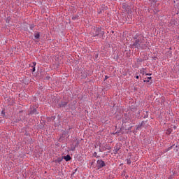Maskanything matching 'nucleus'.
Returning a JSON list of instances; mask_svg holds the SVG:
<instances>
[{
  "label": "nucleus",
  "instance_id": "obj_1",
  "mask_svg": "<svg viewBox=\"0 0 179 179\" xmlns=\"http://www.w3.org/2000/svg\"><path fill=\"white\" fill-rule=\"evenodd\" d=\"M131 48H138V50H145L148 48L145 43V38L142 35L136 36L134 38V43L131 45Z\"/></svg>",
  "mask_w": 179,
  "mask_h": 179
},
{
  "label": "nucleus",
  "instance_id": "obj_2",
  "mask_svg": "<svg viewBox=\"0 0 179 179\" xmlns=\"http://www.w3.org/2000/svg\"><path fill=\"white\" fill-rule=\"evenodd\" d=\"M101 33V29L99 27H94L92 29L91 32L90 33V36L92 37H97Z\"/></svg>",
  "mask_w": 179,
  "mask_h": 179
},
{
  "label": "nucleus",
  "instance_id": "obj_3",
  "mask_svg": "<svg viewBox=\"0 0 179 179\" xmlns=\"http://www.w3.org/2000/svg\"><path fill=\"white\" fill-rule=\"evenodd\" d=\"M106 166V163L103 160H98L96 162V167L100 169Z\"/></svg>",
  "mask_w": 179,
  "mask_h": 179
},
{
  "label": "nucleus",
  "instance_id": "obj_4",
  "mask_svg": "<svg viewBox=\"0 0 179 179\" xmlns=\"http://www.w3.org/2000/svg\"><path fill=\"white\" fill-rule=\"evenodd\" d=\"M36 62H33L32 64H29V66H31L33 68L32 72H36Z\"/></svg>",
  "mask_w": 179,
  "mask_h": 179
},
{
  "label": "nucleus",
  "instance_id": "obj_5",
  "mask_svg": "<svg viewBox=\"0 0 179 179\" xmlns=\"http://www.w3.org/2000/svg\"><path fill=\"white\" fill-rule=\"evenodd\" d=\"M68 104L66 101H62L59 103V107H65Z\"/></svg>",
  "mask_w": 179,
  "mask_h": 179
},
{
  "label": "nucleus",
  "instance_id": "obj_6",
  "mask_svg": "<svg viewBox=\"0 0 179 179\" xmlns=\"http://www.w3.org/2000/svg\"><path fill=\"white\" fill-rule=\"evenodd\" d=\"M71 159H72L71 157V155H67L66 156L64 157V160H66V162H69V160H71Z\"/></svg>",
  "mask_w": 179,
  "mask_h": 179
},
{
  "label": "nucleus",
  "instance_id": "obj_7",
  "mask_svg": "<svg viewBox=\"0 0 179 179\" xmlns=\"http://www.w3.org/2000/svg\"><path fill=\"white\" fill-rule=\"evenodd\" d=\"M126 161L128 164H131V163H132V161L131 160V157H128Z\"/></svg>",
  "mask_w": 179,
  "mask_h": 179
},
{
  "label": "nucleus",
  "instance_id": "obj_8",
  "mask_svg": "<svg viewBox=\"0 0 179 179\" xmlns=\"http://www.w3.org/2000/svg\"><path fill=\"white\" fill-rule=\"evenodd\" d=\"M34 37H35V38H36V40L40 38V33H38V32L36 33L34 35Z\"/></svg>",
  "mask_w": 179,
  "mask_h": 179
},
{
  "label": "nucleus",
  "instance_id": "obj_9",
  "mask_svg": "<svg viewBox=\"0 0 179 179\" xmlns=\"http://www.w3.org/2000/svg\"><path fill=\"white\" fill-rule=\"evenodd\" d=\"M37 113V109L36 108H34L33 110H31L30 111V114H36Z\"/></svg>",
  "mask_w": 179,
  "mask_h": 179
},
{
  "label": "nucleus",
  "instance_id": "obj_10",
  "mask_svg": "<svg viewBox=\"0 0 179 179\" xmlns=\"http://www.w3.org/2000/svg\"><path fill=\"white\" fill-rule=\"evenodd\" d=\"M172 131H173V129H168L167 131H166V134L170 135V134H171Z\"/></svg>",
  "mask_w": 179,
  "mask_h": 179
},
{
  "label": "nucleus",
  "instance_id": "obj_11",
  "mask_svg": "<svg viewBox=\"0 0 179 179\" xmlns=\"http://www.w3.org/2000/svg\"><path fill=\"white\" fill-rule=\"evenodd\" d=\"M118 150H120V148H117L113 150V153L115 155H117V153H118Z\"/></svg>",
  "mask_w": 179,
  "mask_h": 179
},
{
  "label": "nucleus",
  "instance_id": "obj_12",
  "mask_svg": "<svg viewBox=\"0 0 179 179\" xmlns=\"http://www.w3.org/2000/svg\"><path fill=\"white\" fill-rule=\"evenodd\" d=\"M137 62H138V64H141V63L143 62V59L141 58L137 59Z\"/></svg>",
  "mask_w": 179,
  "mask_h": 179
},
{
  "label": "nucleus",
  "instance_id": "obj_13",
  "mask_svg": "<svg viewBox=\"0 0 179 179\" xmlns=\"http://www.w3.org/2000/svg\"><path fill=\"white\" fill-rule=\"evenodd\" d=\"M172 147H169L167 150H166V152H169V150H170V149H171Z\"/></svg>",
  "mask_w": 179,
  "mask_h": 179
},
{
  "label": "nucleus",
  "instance_id": "obj_14",
  "mask_svg": "<svg viewBox=\"0 0 179 179\" xmlns=\"http://www.w3.org/2000/svg\"><path fill=\"white\" fill-rule=\"evenodd\" d=\"M174 22H176V20H172L171 21V23H174Z\"/></svg>",
  "mask_w": 179,
  "mask_h": 179
},
{
  "label": "nucleus",
  "instance_id": "obj_15",
  "mask_svg": "<svg viewBox=\"0 0 179 179\" xmlns=\"http://www.w3.org/2000/svg\"><path fill=\"white\" fill-rule=\"evenodd\" d=\"M141 125H138V127L136 128V129H138L139 128H141Z\"/></svg>",
  "mask_w": 179,
  "mask_h": 179
},
{
  "label": "nucleus",
  "instance_id": "obj_16",
  "mask_svg": "<svg viewBox=\"0 0 179 179\" xmlns=\"http://www.w3.org/2000/svg\"><path fill=\"white\" fill-rule=\"evenodd\" d=\"M148 79L150 80V79H152V77H148Z\"/></svg>",
  "mask_w": 179,
  "mask_h": 179
},
{
  "label": "nucleus",
  "instance_id": "obj_17",
  "mask_svg": "<svg viewBox=\"0 0 179 179\" xmlns=\"http://www.w3.org/2000/svg\"><path fill=\"white\" fill-rule=\"evenodd\" d=\"M71 150H73V151L75 150V147L72 148Z\"/></svg>",
  "mask_w": 179,
  "mask_h": 179
},
{
  "label": "nucleus",
  "instance_id": "obj_18",
  "mask_svg": "<svg viewBox=\"0 0 179 179\" xmlns=\"http://www.w3.org/2000/svg\"><path fill=\"white\" fill-rule=\"evenodd\" d=\"M136 79H139V76H136Z\"/></svg>",
  "mask_w": 179,
  "mask_h": 179
},
{
  "label": "nucleus",
  "instance_id": "obj_19",
  "mask_svg": "<svg viewBox=\"0 0 179 179\" xmlns=\"http://www.w3.org/2000/svg\"><path fill=\"white\" fill-rule=\"evenodd\" d=\"M77 145H79V141H77Z\"/></svg>",
  "mask_w": 179,
  "mask_h": 179
},
{
  "label": "nucleus",
  "instance_id": "obj_20",
  "mask_svg": "<svg viewBox=\"0 0 179 179\" xmlns=\"http://www.w3.org/2000/svg\"><path fill=\"white\" fill-rule=\"evenodd\" d=\"M106 79H108V77L106 76Z\"/></svg>",
  "mask_w": 179,
  "mask_h": 179
},
{
  "label": "nucleus",
  "instance_id": "obj_21",
  "mask_svg": "<svg viewBox=\"0 0 179 179\" xmlns=\"http://www.w3.org/2000/svg\"><path fill=\"white\" fill-rule=\"evenodd\" d=\"M73 19H76V17H73Z\"/></svg>",
  "mask_w": 179,
  "mask_h": 179
},
{
  "label": "nucleus",
  "instance_id": "obj_22",
  "mask_svg": "<svg viewBox=\"0 0 179 179\" xmlns=\"http://www.w3.org/2000/svg\"><path fill=\"white\" fill-rule=\"evenodd\" d=\"M108 149L110 150V149H111V148L109 147Z\"/></svg>",
  "mask_w": 179,
  "mask_h": 179
},
{
  "label": "nucleus",
  "instance_id": "obj_23",
  "mask_svg": "<svg viewBox=\"0 0 179 179\" xmlns=\"http://www.w3.org/2000/svg\"><path fill=\"white\" fill-rule=\"evenodd\" d=\"M145 75H151V74H145Z\"/></svg>",
  "mask_w": 179,
  "mask_h": 179
},
{
  "label": "nucleus",
  "instance_id": "obj_24",
  "mask_svg": "<svg viewBox=\"0 0 179 179\" xmlns=\"http://www.w3.org/2000/svg\"><path fill=\"white\" fill-rule=\"evenodd\" d=\"M1 121H2V120H1V118H0V122H1Z\"/></svg>",
  "mask_w": 179,
  "mask_h": 179
}]
</instances>
